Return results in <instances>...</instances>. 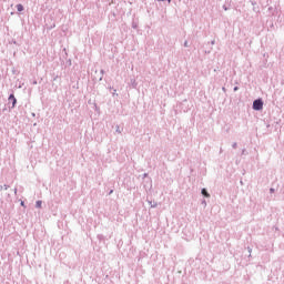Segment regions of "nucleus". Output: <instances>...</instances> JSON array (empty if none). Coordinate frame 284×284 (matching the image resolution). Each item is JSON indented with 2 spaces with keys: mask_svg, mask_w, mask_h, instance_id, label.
<instances>
[{
  "mask_svg": "<svg viewBox=\"0 0 284 284\" xmlns=\"http://www.w3.org/2000/svg\"><path fill=\"white\" fill-rule=\"evenodd\" d=\"M36 205H37V207H41V201H38V202L36 203Z\"/></svg>",
  "mask_w": 284,
  "mask_h": 284,
  "instance_id": "5",
  "label": "nucleus"
},
{
  "mask_svg": "<svg viewBox=\"0 0 284 284\" xmlns=\"http://www.w3.org/2000/svg\"><path fill=\"white\" fill-rule=\"evenodd\" d=\"M253 110H263V100L257 99L253 102Z\"/></svg>",
  "mask_w": 284,
  "mask_h": 284,
  "instance_id": "1",
  "label": "nucleus"
},
{
  "mask_svg": "<svg viewBox=\"0 0 284 284\" xmlns=\"http://www.w3.org/2000/svg\"><path fill=\"white\" fill-rule=\"evenodd\" d=\"M9 101H12V108L17 105V98H14V94L9 95Z\"/></svg>",
  "mask_w": 284,
  "mask_h": 284,
  "instance_id": "2",
  "label": "nucleus"
},
{
  "mask_svg": "<svg viewBox=\"0 0 284 284\" xmlns=\"http://www.w3.org/2000/svg\"><path fill=\"white\" fill-rule=\"evenodd\" d=\"M202 194L203 196H206V199H210V194L207 193V190L203 189Z\"/></svg>",
  "mask_w": 284,
  "mask_h": 284,
  "instance_id": "4",
  "label": "nucleus"
},
{
  "mask_svg": "<svg viewBox=\"0 0 284 284\" xmlns=\"http://www.w3.org/2000/svg\"><path fill=\"white\" fill-rule=\"evenodd\" d=\"M17 10H18V12H23V4H17Z\"/></svg>",
  "mask_w": 284,
  "mask_h": 284,
  "instance_id": "3",
  "label": "nucleus"
},
{
  "mask_svg": "<svg viewBox=\"0 0 284 284\" xmlns=\"http://www.w3.org/2000/svg\"><path fill=\"white\" fill-rule=\"evenodd\" d=\"M21 205H23V202H21Z\"/></svg>",
  "mask_w": 284,
  "mask_h": 284,
  "instance_id": "6",
  "label": "nucleus"
}]
</instances>
